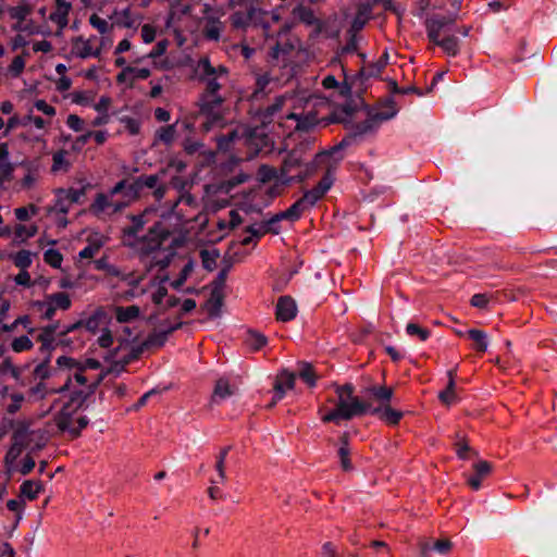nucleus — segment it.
<instances>
[{
    "label": "nucleus",
    "instance_id": "obj_1",
    "mask_svg": "<svg viewBox=\"0 0 557 557\" xmlns=\"http://www.w3.org/2000/svg\"><path fill=\"white\" fill-rule=\"evenodd\" d=\"M99 384V377H89L83 372L77 374L59 388L60 400L63 401L57 417V425L63 432L77 436L86 428L88 420L78 410L82 408L88 396H90Z\"/></svg>",
    "mask_w": 557,
    "mask_h": 557
},
{
    "label": "nucleus",
    "instance_id": "obj_2",
    "mask_svg": "<svg viewBox=\"0 0 557 557\" xmlns=\"http://www.w3.org/2000/svg\"><path fill=\"white\" fill-rule=\"evenodd\" d=\"M153 214H156V210L149 208L140 214L132 215V224L123 230L122 240L125 246L137 250L141 255L152 253V263L163 270L169 265L172 257L171 252L161 250V246L170 232L161 222H156L149 228L147 235L140 236L144 226L150 222V215Z\"/></svg>",
    "mask_w": 557,
    "mask_h": 557
},
{
    "label": "nucleus",
    "instance_id": "obj_3",
    "mask_svg": "<svg viewBox=\"0 0 557 557\" xmlns=\"http://www.w3.org/2000/svg\"><path fill=\"white\" fill-rule=\"evenodd\" d=\"M318 106H327L325 98L305 92H285L275 97L272 104L260 112L262 124L272 122L278 113L286 111V119L296 121L298 132H309L319 125Z\"/></svg>",
    "mask_w": 557,
    "mask_h": 557
},
{
    "label": "nucleus",
    "instance_id": "obj_4",
    "mask_svg": "<svg viewBox=\"0 0 557 557\" xmlns=\"http://www.w3.org/2000/svg\"><path fill=\"white\" fill-rule=\"evenodd\" d=\"M280 14L276 10L264 11L261 9L252 8L247 12H235L231 16L232 25L236 28L245 27H261L262 34L265 36L270 55L273 60L280 61L285 65L286 55L294 49V46L288 41H275L274 33H277L278 38L283 40L288 36V29L285 25H280L277 32L271 30L272 23H278Z\"/></svg>",
    "mask_w": 557,
    "mask_h": 557
},
{
    "label": "nucleus",
    "instance_id": "obj_5",
    "mask_svg": "<svg viewBox=\"0 0 557 557\" xmlns=\"http://www.w3.org/2000/svg\"><path fill=\"white\" fill-rule=\"evenodd\" d=\"M335 393L337 399L334 409L326 410L325 405L319 408L322 422L339 424L342 420H350L354 417L368 413L369 403L354 395V386L351 384L336 386Z\"/></svg>",
    "mask_w": 557,
    "mask_h": 557
},
{
    "label": "nucleus",
    "instance_id": "obj_6",
    "mask_svg": "<svg viewBox=\"0 0 557 557\" xmlns=\"http://www.w3.org/2000/svg\"><path fill=\"white\" fill-rule=\"evenodd\" d=\"M136 194L137 186L122 180L108 193H98L89 206V211L98 218L115 214L129 206Z\"/></svg>",
    "mask_w": 557,
    "mask_h": 557
},
{
    "label": "nucleus",
    "instance_id": "obj_7",
    "mask_svg": "<svg viewBox=\"0 0 557 557\" xmlns=\"http://www.w3.org/2000/svg\"><path fill=\"white\" fill-rule=\"evenodd\" d=\"M456 17L445 15H433L425 20L428 38L443 51L455 57L459 52V39L457 37Z\"/></svg>",
    "mask_w": 557,
    "mask_h": 557
},
{
    "label": "nucleus",
    "instance_id": "obj_8",
    "mask_svg": "<svg viewBox=\"0 0 557 557\" xmlns=\"http://www.w3.org/2000/svg\"><path fill=\"white\" fill-rule=\"evenodd\" d=\"M342 145L334 146L330 150L318 153L314 158V163L317 165L325 164L327 170L321 181L314 186L312 189L306 191L301 197L307 207L310 209L326 194V191L332 187L334 182V176L332 172V168L338 163L342 159Z\"/></svg>",
    "mask_w": 557,
    "mask_h": 557
},
{
    "label": "nucleus",
    "instance_id": "obj_9",
    "mask_svg": "<svg viewBox=\"0 0 557 557\" xmlns=\"http://www.w3.org/2000/svg\"><path fill=\"white\" fill-rule=\"evenodd\" d=\"M121 278L129 285L131 288L127 295L133 298L149 294L151 300L156 305H160L168 295V276L165 275L149 278L146 275L128 273L121 275Z\"/></svg>",
    "mask_w": 557,
    "mask_h": 557
},
{
    "label": "nucleus",
    "instance_id": "obj_10",
    "mask_svg": "<svg viewBox=\"0 0 557 557\" xmlns=\"http://www.w3.org/2000/svg\"><path fill=\"white\" fill-rule=\"evenodd\" d=\"M247 175L240 174L235 180L206 187L205 208L216 212L230 205L231 190L238 184L246 182Z\"/></svg>",
    "mask_w": 557,
    "mask_h": 557
},
{
    "label": "nucleus",
    "instance_id": "obj_11",
    "mask_svg": "<svg viewBox=\"0 0 557 557\" xmlns=\"http://www.w3.org/2000/svg\"><path fill=\"white\" fill-rule=\"evenodd\" d=\"M197 71L206 91L221 92L228 81V70L223 65L213 66L208 58L199 60Z\"/></svg>",
    "mask_w": 557,
    "mask_h": 557
},
{
    "label": "nucleus",
    "instance_id": "obj_12",
    "mask_svg": "<svg viewBox=\"0 0 557 557\" xmlns=\"http://www.w3.org/2000/svg\"><path fill=\"white\" fill-rule=\"evenodd\" d=\"M57 326L48 325L41 330L37 336V341L40 343L39 352L42 356L41 360L34 368L33 374L35 379L45 380L50 375L49 362L51 352L55 348L54 334Z\"/></svg>",
    "mask_w": 557,
    "mask_h": 557
},
{
    "label": "nucleus",
    "instance_id": "obj_13",
    "mask_svg": "<svg viewBox=\"0 0 557 557\" xmlns=\"http://www.w3.org/2000/svg\"><path fill=\"white\" fill-rule=\"evenodd\" d=\"M71 306L72 300L69 294L64 292L49 294L44 300L34 302V308L45 320H51L55 315L57 310L66 311Z\"/></svg>",
    "mask_w": 557,
    "mask_h": 557
},
{
    "label": "nucleus",
    "instance_id": "obj_14",
    "mask_svg": "<svg viewBox=\"0 0 557 557\" xmlns=\"http://www.w3.org/2000/svg\"><path fill=\"white\" fill-rule=\"evenodd\" d=\"M103 45L104 39L98 41L96 36L88 38L76 36L71 39V54L78 59L99 58Z\"/></svg>",
    "mask_w": 557,
    "mask_h": 557
},
{
    "label": "nucleus",
    "instance_id": "obj_15",
    "mask_svg": "<svg viewBox=\"0 0 557 557\" xmlns=\"http://www.w3.org/2000/svg\"><path fill=\"white\" fill-rule=\"evenodd\" d=\"M202 14V33L205 38L211 41H219L224 28L223 23L220 21L223 13L210 4H205Z\"/></svg>",
    "mask_w": 557,
    "mask_h": 557
},
{
    "label": "nucleus",
    "instance_id": "obj_16",
    "mask_svg": "<svg viewBox=\"0 0 557 557\" xmlns=\"http://www.w3.org/2000/svg\"><path fill=\"white\" fill-rule=\"evenodd\" d=\"M57 363L60 368H66L71 371L66 377V381L74 377L77 372H83L89 377H99V383L103 379L102 373H92V371L100 368V362L95 359H87L84 364H79L75 359L71 357L61 356L58 358Z\"/></svg>",
    "mask_w": 557,
    "mask_h": 557
},
{
    "label": "nucleus",
    "instance_id": "obj_17",
    "mask_svg": "<svg viewBox=\"0 0 557 557\" xmlns=\"http://www.w3.org/2000/svg\"><path fill=\"white\" fill-rule=\"evenodd\" d=\"M72 0H53V8L48 14L47 22L54 27L55 35H62L70 22Z\"/></svg>",
    "mask_w": 557,
    "mask_h": 557
},
{
    "label": "nucleus",
    "instance_id": "obj_18",
    "mask_svg": "<svg viewBox=\"0 0 557 557\" xmlns=\"http://www.w3.org/2000/svg\"><path fill=\"white\" fill-rule=\"evenodd\" d=\"M239 389V381L233 375H223L215 382L211 396L212 404H221L225 399L234 396Z\"/></svg>",
    "mask_w": 557,
    "mask_h": 557
},
{
    "label": "nucleus",
    "instance_id": "obj_19",
    "mask_svg": "<svg viewBox=\"0 0 557 557\" xmlns=\"http://www.w3.org/2000/svg\"><path fill=\"white\" fill-rule=\"evenodd\" d=\"M299 164V160L297 157H295L294 153L289 154L283 163L282 166V176L281 178L269 189L267 190V194L270 197H276L278 196L282 190L283 186L292 182L294 178H298L299 181H302L305 176H302L300 173H297L296 175H290L293 169Z\"/></svg>",
    "mask_w": 557,
    "mask_h": 557
},
{
    "label": "nucleus",
    "instance_id": "obj_20",
    "mask_svg": "<svg viewBox=\"0 0 557 557\" xmlns=\"http://www.w3.org/2000/svg\"><path fill=\"white\" fill-rule=\"evenodd\" d=\"M223 102L224 97L221 92L203 90L199 98L198 104L201 113L208 116H215Z\"/></svg>",
    "mask_w": 557,
    "mask_h": 557
},
{
    "label": "nucleus",
    "instance_id": "obj_21",
    "mask_svg": "<svg viewBox=\"0 0 557 557\" xmlns=\"http://www.w3.org/2000/svg\"><path fill=\"white\" fill-rule=\"evenodd\" d=\"M150 74L151 71L148 67H137L129 65L121 70V72L116 75V82L120 85L133 87L136 81L147 79Z\"/></svg>",
    "mask_w": 557,
    "mask_h": 557
},
{
    "label": "nucleus",
    "instance_id": "obj_22",
    "mask_svg": "<svg viewBox=\"0 0 557 557\" xmlns=\"http://www.w3.org/2000/svg\"><path fill=\"white\" fill-rule=\"evenodd\" d=\"M191 13V5L189 3H173L169 13L166 25L178 32L183 28L181 21L184 16H189Z\"/></svg>",
    "mask_w": 557,
    "mask_h": 557
},
{
    "label": "nucleus",
    "instance_id": "obj_23",
    "mask_svg": "<svg viewBox=\"0 0 557 557\" xmlns=\"http://www.w3.org/2000/svg\"><path fill=\"white\" fill-rule=\"evenodd\" d=\"M276 319L282 322H288L296 318L297 305L289 296L278 298L275 310Z\"/></svg>",
    "mask_w": 557,
    "mask_h": 557
},
{
    "label": "nucleus",
    "instance_id": "obj_24",
    "mask_svg": "<svg viewBox=\"0 0 557 557\" xmlns=\"http://www.w3.org/2000/svg\"><path fill=\"white\" fill-rule=\"evenodd\" d=\"M295 379V374L287 371H283L277 375L274 384V396L271 405H275L277 401H280L284 397L286 391L294 387Z\"/></svg>",
    "mask_w": 557,
    "mask_h": 557
},
{
    "label": "nucleus",
    "instance_id": "obj_25",
    "mask_svg": "<svg viewBox=\"0 0 557 557\" xmlns=\"http://www.w3.org/2000/svg\"><path fill=\"white\" fill-rule=\"evenodd\" d=\"M368 413L377 416L382 421L389 425L398 424L404 416L401 411L393 409L388 405L382 407H373L371 403H369Z\"/></svg>",
    "mask_w": 557,
    "mask_h": 557
},
{
    "label": "nucleus",
    "instance_id": "obj_26",
    "mask_svg": "<svg viewBox=\"0 0 557 557\" xmlns=\"http://www.w3.org/2000/svg\"><path fill=\"white\" fill-rule=\"evenodd\" d=\"M228 269H222L216 278L214 280V287L211 294V298L209 300V305L212 306L210 311H219L222 306V290L225 286V282L227 278Z\"/></svg>",
    "mask_w": 557,
    "mask_h": 557
},
{
    "label": "nucleus",
    "instance_id": "obj_27",
    "mask_svg": "<svg viewBox=\"0 0 557 557\" xmlns=\"http://www.w3.org/2000/svg\"><path fill=\"white\" fill-rule=\"evenodd\" d=\"M108 324V318L103 310L98 309L86 320H83V327L91 334L102 332Z\"/></svg>",
    "mask_w": 557,
    "mask_h": 557
},
{
    "label": "nucleus",
    "instance_id": "obj_28",
    "mask_svg": "<svg viewBox=\"0 0 557 557\" xmlns=\"http://www.w3.org/2000/svg\"><path fill=\"white\" fill-rule=\"evenodd\" d=\"M277 86L278 81L272 73L262 74L257 78L253 98L258 99L261 96L272 92Z\"/></svg>",
    "mask_w": 557,
    "mask_h": 557
},
{
    "label": "nucleus",
    "instance_id": "obj_29",
    "mask_svg": "<svg viewBox=\"0 0 557 557\" xmlns=\"http://www.w3.org/2000/svg\"><path fill=\"white\" fill-rule=\"evenodd\" d=\"M107 238L103 235L95 234L87 239V246L83 248L78 256L81 259H90L95 257L101 247L106 244Z\"/></svg>",
    "mask_w": 557,
    "mask_h": 557
},
{
    "label": "nucleus",
    "instance_id": "obj_30",
    "mask_svg": "<svg viewBox=\"0 0 557 557\" xmlns=\"http://www.w3.org/2000/svg\"><path fill=\"white\" fill-rule=\"evenodd\" d=\"M474 473L469 478L471 487H480L484 483L485 478L492 473V465L485 460L478 461L474 465Z\"/></svg>",
    "mask_w": 557,
    "mask_h": 557
},
{
    "label": "nucleus",
    "instance_id": "obj_31",
    "mask_svg": "<svg viewBox=\"0 0 557 557\" xmlns=\"http://www.w3.org/2000/svg\"><path fill=\"white\" fill-rule=\"evenodd\" d=\"M32 12L33 5L28 0H20L16 5L7 9L8 15L18 23L24 22Z\"/></svg>",
    "mask_w": 557,
    "mask_h": 557
},
{
    "label": "nucleus",
    "instance_id": "obj_32",
    "mask_svg": "<svg viewBox=\"0 0 557 557\" xmlns=\"http://www.w3.org/2000/svg\"><path fill=\"white\" fill-rule=\"evenodd\" d=\"M54 194L55 200L53 206L49 209V213L66 215L73 206L72 202L65 197L63 188L57 189Z\"/></svg>",
    "mask_w": 557,
    "mask_h": 557
},
{
    "label": "nucleus",
    "instance_id": "obj_33",
    "mask_svg": "<svg viewBox=\"0 0 557 557\" xmlns=\"http://www.w3.org/2000/svg\"><path fill=\"white\" fill-rule=\"evenodd\" d=\"M309 209L302 198H299L287 210L280 212V216L285 218V220L296 221Z\"/></svg>",
    "mask_w": 557,
    "mask_h": 557
},
{
    "label": "nucleus",
    "instance_id": "obj_34",
    "mask_svg": "<svg viewBox=\"0 0 557 557\" xmlns=\"http://www.w3.org/2000/svg\"><path fill=\"white\" fill-rule=\"evenodd\" d=\"M34 256L35 253H33L32 251L22 249L15 253H12L10 256V259L12 260L13 264L20 270H27L33 263Z\"/></svg>",
    "mask_w": 557,
    "mask_h": 557
},
{
    "label": "nucleus",
    "instance_id": "obj_35",
    "mask_svg": "<svg viewBox=\"0 0 557 557\" xmlns=\"http://www.w3.org/2000/svg\"><path fill=\"white\" fill-rule=\"evenodd\" d=\"M469 339L474 343V348L480 352H485L488 347L487 334L478 329H471L467 332Z\"/></svg>",
    "mask_w": 557,
    "mask_h": 557
},
{
    "label": "nucleus",
    "instance_id": "obj_36",
    "mask_svg": "<svg viewBox=\"0 0 557 557\" xmlns=\"http://www.w3.org/2000/svg\"><path fill=\"white\" fill-rule=\"evenodd\" d=\"M38 232L36 224L25 225L16 224L13 228L14 239L21 243L34 237Z\"/></svg>",
    "mask_w": 557,
    "mask_h": 557
},
{
    "label": "nucleus",
    "instance_id": "obj_37",
    "mask_svg": "<svg viewBox=\"0 0 557 557\" xmlns=\"http://www.w3.org/2000/svg\"><path fill=\"white\" fill-rule=\"evenodd\" d=\"M140 310L137 306L117 307L115 310L116 320L121 323L131 322L139 317Z\"/></svg>",
    "mask_w": 557,
    "mask_h": 557
},
{
    "label": "nucleus",
    "instance_id": "obj_38",
    "mask_svg": "<svg viewBox=\"0 0 557 557\" xmlns=\"http://www.w3.org/2000/svg\"><path fill=\"white\" fill-rule=\"evenodd\" d=\"M322 86L324 89H335L344 97L350 92L349 86L346 83H339L333 75H326L322 79Z\"/></svg>",
    "mask_w": 557,
    "mask_h": 557
},
{
    "label": "nucleus",
    "instance_id": "obj_39",
    "mask_svg": "<svg viewBox=\"0 0 557 557\" xmlns=\"http://www.w3.org/2000/svg\"><path fill=\"white\" fill-rule=\"evenodd\" d=\"M23 401L24 395L13 392L8 396L7 400H3V406L9 413L14 414L21 409Z\"/></svg>",
    "mask_w": 557,
    "mask_h": 557
},
{
    "label": "nucleus",
    "instance_id": "obj_40",
    "mask_svg": "<svg viewBox=\"0 0 557 557\" xmlns=\"http://www.w3.org/2000/svg\"><path fill=\"white\" fill-rule=\"evenodd\" d=\"M89 24L97 29L101 35H106L113 29V24L97 13L89 16Z\"/></svg>",
    "mask_w": 557,
    "mask_h": 557
},
{
    "label": "nucleus",
    "instance_id": "obj_41",
    "mask_svg": "<svg viewBox=\"0 0 557 557\" xmlns=\"http://www.w3.org/2000/svg\"><path fill=\"white\" fill-rule=\"evenodd\" d=\"M454 374V370L448 371V385L446 389L442 391L438 395L440 399L446 405H450L456 400Z\"/></svg>",
    "mask_w": 557,
    "mask_h": 557
},
{
    "label": "nucleus",
    "instance_id": "obj_42",
    "mask_svg": "<svg viewBox=\"0 0 557 557\" xmlns=\"http://www.w3.org/2000/svg\"><path fill=\"white\" fill-rule=\"evenodd\" d=\"M89 188L90 184L85 183L81 188H63V191H65V197L72 202V205H75L82 201Z\"/></svg>",
    "mask_w": 557,
    "mask_h": 557
},
{
    "label": "nucleus",
    "instance_id": "obj_43",
    "mask_svg": "<svg viewBox=\"0 0 557 557\" xmlns=\"http://www.w3.org/2000/svg\"><path fill=\"white\" fill-rule=\"evenodd\" d=\"M141 22V16L132 13L131 9H125L120 14V23L126 28L136 29Z\"/></svg>",
    "mask_w": 557,
    "mask_h": 557
},
{
    "label": "nucleus",
    "instance_id": "obj_44",
    "mask_svg": "<svg viewBox=\"0 0 557 557\" xmlns=\"http://www.w3.org/2000/svg\"><path fill=\"white\" fill-rule=\"evenodd\" d=\"M246 232L250 234L243 239V245H249L253 238H260L268 234V231L263 224V222L255 223L252 225L247 226Z\"/></svg>",
    "mask_w": 557,
    "mask_h": 557
},
{
    "label": "nucleus",
    "instance_id": "obj_45",
    "mask_svg": "<svg viewBox=\"0 0 557 557\" xmlns=\"http://www.w3.org/2000/svg\"><path fill=\"white\" fill-rule=\"evenodd\" d=\"M26 59L24 55H16L13 58L11 64L7 69V74L13 78H17L24 72Z\"/></svg>",
    "mask_w": 557,
    "mask_h": 557
},
{
    "label": "nucleus",
    "instance_id": "obj_46",
    "mask_svg": "<svg viewBox=\"0 0 557 557\" xmlns=\"http://www.w3.org/2000/svg\"><path fill=\"white\" fill-rule=\"evenodd\" d=\"M371 395L376 398L382 405H387L393 397V389L386 386H373L369 389Z\"/></svg>",
    "mask_w": 557,
    "mask_h": 557
},
{
    "label": "nucleus",
    "instance_id": "obj_47",
    "mask_svg": "<svg viewBox=\"0 0 557 557\" xmlns=\"http://www.w3.org/2000/svg\"><path fill=\"white\" fill-rule=\"evenodd\" d=\"M228 447H225L223 449H221V451L219 453L218 457H216V461H215V470L218 472V479H212V483L218 485V484H223V478H224V462H225V458L228 454Z\"/></svg>",
    "mask_w": 557,
    "mask_h": 557
},
{
    "label": "nucleus",
    "instance_id": "obj_48",
    "mask_svg": "<svg viewBox=\"0 0 557 557\" xmlns=\"http://www.w3.org/2000/svg\"><path fill=\"white\" fill-rule=\"evenodd\" d=\"M67 152L65 150H59L52 156V171H67L70 168V163L66 160Z\"/></svg>",
    "mask_w": 557,
    "mask_h": 557
},
{
    "label": "nucleus",
    "instance_id": "obj_49",
    "mask_svg": "<svg viewBox=\"0 0 557 557\" xmlns=\"http://www.w3.org/2000/svg\"><path fill=\"white\" fill-rule=\"evenodd\" d=\"M44 261L54 269H60L63 256L59 250L50 248L44 252Z\"/></svg>",
    "mask_w": 557,
    "mask_h": 557
},
{
    "label": "nucleus",
    "instance_id": "obj_50",
    "mask_svg": "<svg viewBox=\"0 0 557 557\" xmlns=\"http://www.w3.org/2000/svg\"><path fill=\"white\" fill-rule=\"evenodd\" d=\"M168 46H169L168 40H165V39L160 40L157 42V45L151 49V51L148 54H146L141 58L135 59L134 61H132V63H139L140 61H143L146 58H148V59L159 58L165 53Z\"/></svg>",
    "mask_w": 557,
    "mask_h": 557
},
{
    "label": "nucleus",
    "instance_id": "obj_51",
    "mask_svg": "<svg viewBox=\"0 0 557 557\" xmlns=\"http://www.w3.org/2000/svg\"><path fill=\"white\" fill-rule=\"evenodd\" d=\"M193 271H194V262L188 261L181 270L178 277L171 282L172 287L175 289H180L184 285V283L186 282V280L188 278V276L191 274Z\"/></svg>",
    "mask_w": 557,
    "mask_h": 557
},
{
    "label": "nucleus",
    "instance_id": "obj_52",
    "mask_svg": "<svg viewBox=\"0 0 557 557\" xmlns=\"http://www.w3.org/2000/svg\"><path fill=\"white\" fill-rule=\"evenodd\" d=\"M246 342L251 349L259 350L267 345L268 339L260 333L249 332Z\"/></svg>",
    "mask_w": 557,
    "mask_h": 557
},
{
    "label": "nucleus",
    "instance_id": "obj_53",
    "mask_svg": "<svg viewBox=\"0 0 557 557\" xmlns=\"http://www.w3.org/2000/svg\"><path fill=\"white\" fill-rule=\"evenodd\" d=\"M38 213V207L35 205H29L27 207H20L14 210L15 218L21 221L25 222L30 219V216H34Z\"/></svg>",
    "mask_w": 557,
    "mask_h": 557
},
{
    "label": "nucleus",
    "instance_id": "obj_54",
    "mask_svg": "<svg viewBox=\"0 0 557 557\" xmlns=\"http://www.w3.org/2000/svg\"><path fill=\"white\" fill-rule=\"evenodd\" d=\"M406 332L409 336H417L421 342H425L431 334L428 329H423L416 323H408L406 326Z\"/></svg>",
    "mask_w": 557,
    "mask_h": 557
},
{
    "label": "nucleus",
    "instance_id": "obj_55",
    "mask_svg": "<svg viewBox=\"0 0 557 557\" xmlns=\"http://www.w3.org/2000/svg\"><path fill=\"white\" fill-rule=\"evenodd\" d=\"M33 347V342L26 335L15 337L11 343V348L15 352H23L29 350Z\"/></svg>",
    "mask_w": 557,
    "mask_h": 557
},
{
    "label": "nucleus",
    "instance_id": "obj_56",
    "mask_svg": "<svg viewBox=\"0 0 557 557\" xmlns=\"http://www.w3.org/2000/svg\"><path fill=\"white\" fill-rule=\"evenodd\" d=\"M176 134L175 124L161 127L157 132V137L160 141L170 145L174 140Z\"/></svg>",
    "mask_w": 557,
    "mask_h": 557
},
{
    "label": "nucleus",
    "instance_id": "obj_57",
    "mask_svg": "<svg viewBox=\"0 0 557 557\" xmlns=\"http://www.w3.org/2000/svg\"><path fill=\"white\" fill-rule=\"evenodd\" d=\"M24 505H25L24 499L20 495L17 498L9 499L7 503V508L10 511H14L16 513V520H15L14 527H16L17 523L20 522V520L22 519V510L24 508Z\"/></svg>",
    "mask_w": 557,
    "mask_h": 557
},
{
    "label": "nucleus",
    "instance_id": "obj_58",
    "mask_svg": "<svg viewBox=\"0 0 557 557\" xmlns=\"http://www.w3.org/2000/svg\"><path fill=\"white\" fill-rule=\"evenodd\" d=\"M298 375L309 386H314L315 385L314 372H313V369H312V367L310 364L302 363L300 366L299 371H298Z\"/></svg>",
    "mask_w": 557,
    "mask_h": 557
},
{
    "label": "nucleus",
    "instance_id": "obj_59",
    "mask_svg": "<svg viewBox=\"0 0 557 557\" xmlns=\"http://www.w3.org/2000/svg\"><path fill=\"white\" fill-rule=\"evenodd\" d=\"M160 176L158 174L143 175L137 178L136 185L147 188H156L159 185Z\"/></svg>",
    "mask_w": 557,
    "mask_h": 557
},
{
    "label": "nucleus",
    "instance_id": "obj_60",
    "mask_svg": "<svg viewBox=\"0 0 557 557\" xmlns=\"http://www.w3.org/2000/svg\"><path fill=\"white\" fill-rule=\"evenodd\" d=\"M34 108L36 110H38L39 112L44 113L45 115L47 116H54L55 113H57V110L53 106L49 104L46 100L44 99H37L35 100L34 102Z\"/></svg>",
    "mask_w": 557,
    "mask_h": 557
},
{
    "label": "nucleus",
    "instance_id": "obj_61",
    "mask_svg": "<svg viewBox=\"0 0 557 557\" xmlns=\"http://www.w3.org/2000/svg\"><path fill=\"white\" fill-rule=\"evenodd\" d=\"M0 373L10 374L14 379H18L21 372L20 370L12 363V361L7 358L0 363Z\"/></svg>",
    "mask_w": 557,
    "mask_h": 557
},
{
    "label": "nucleus",
    "instance_id": "obj_62",
    "mask_svg": "<svg viewBox=\"0 0 557 557\" xmlns=\"http://www.w3.org/2000/svg\"><path fill=\"white\" fill-rule=\"evenodd\" d=\"M14 283L26 288H29L34 285L30 274L27 270H20V272L14 276Z\"/></svg>",
    "mask_w": 557,
    "mask_h": 557
},
{
    "label": "nucleus",
    "instance_id": "obj_63",
    "mask_svg": "<svg viewBox=\"0 0 557 557\" xmlns=\"http://www.w3.org/2000/svg\"><path fill=\"white\" fill-rule=\"evenodd\" d=\"M157 35L156 27L151 24H144L141 26L140 36L145 44H150L154 40Z\"/></svg>",
    "mask_w": 557,
    "mask_h": 557
},
{
    "label": "nucleus",
    "instance_id": "obj_64",
    "mask_svg": "<svg viewBox=\"0 0 557 557\" xmlns=\"http://www.w3.org/2000/svg\"><path fill=\"white\" fill-rule=\"evenodd\" d=\"M294 13L306 24H312L314 22V14L310 9L300 5L294 10Z\"/></svg>",
    "mask_w": 557,
    "mask_h": 557
}]
</instances>
